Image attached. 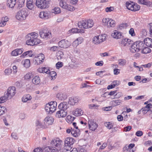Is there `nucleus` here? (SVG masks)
I'll list each match as a JSON object with an SVG mask.
<instances>
[{"label":"nucleus","mask_w":152,"mask_h":152,"mask_svg":"<svg viewBox=\"0 0 152 152\" xmlns=\"http://www.w3.org/2000/svg\"><path fill=\"white\" fill-rule=\"evenodd\" d=\"M38 34L31 33L26 36V43L28 45L34 46L40 43V40L37 38Z\"/></svg>","instance_id":"obj_1"},{"label":"nucleus","mask_w":152,"mask_h":152,"mask_svg":"<svg viewBox=\"0 0 152 152\" xmlns=\"http://www.w3.org/2000/svg\"><path fill=\"white\" fill-rule=\"evenodd\" d=\"M58 108L59 110L58 111L56 114V117H64L67 114V109L69 108V104L66 102H63L58 105Z\"/></svg>","instance_id":"obj_2"},{"label":"nucleus","mask_w":152,"mask_h":152,"mask_svg":"<svg viewBox=\"0 0 152 152\" xmlns=\"http://www.w3.org/2000/svg\"><path fill=\"white\" fill-rule=\"evenodd\" d=\"M145 44L142 42L137 41L133 43L131 45L130 48V51L133 53L138 52L141 50Z\"/></svg>","instance_id":"obj_3"},{"label":"nucleus","mask_w":152,"mask_h":152,"mask_svg":"<svg viewBox=\"0 0 152 152\" xmlns=\"http://www.w3.org/2000/svg\"><path fill=\"white\" fill-rule=\"evenodd\" d=\"M28 14V10L26 8H23L17 13L15 17L18 20H23L26 19Z\"/></svg>","instance_id":"obj_4"},{"label":"nucleus","mask_w":152,"mask_h":152,"mask_svg":"<svg viewBox=\"0 0 152 152\" xmlns=\"http://www.w3.org/2000/svg\"><path fill=\"white\" fill-rule=\"evenodd\" d=\"M94 23L92 20H84L78 23V26L80 28H87L92 27Z\"/></svg>","instance_id":"obj_5"},{"label":"nucleus","mask_w":152,"mask_h":152,"mask_svg":"<svg viewBox=\"0 0 152 152\" xmlns=\"http://www.w3.org/2000/svg\"><path fill=\"white\" fill-rule=\"evenodd\" d=\"M63 144V141L59 138H56L51 141L50 145L53 147L57 148L61 151L62 145Z\"/></svg>","instance_id":"obj_6"},{"label":"nucleus","mask_w":152,"mask_h":152,"mask_svg":"<svg viewBox=\"0 0 152 152\" xmlns=\"http://www.w3.org/2000/svg\"><path fill=\"white\" fill-rule=\"evenodd\" d=\"M105 34H102L98 36H95L93 39V42L95 44H99L105 40Z\"/></svg>","instance_id":"obj_7"},{"label":"nucleus","mask_w":152,"mask_h":152,"mask_svg":"<svg viewBox=\"0 0 152 152\" xmlns=\"http://www.w3.org/2000/svg\"><path fill=\"white\" fill-rule=\"evenodd\" d=\"M40 37L45 39L50 38L51 37V33L46 29H43L39 32Z\"/></svg>","instance_id":"obj_8"},{"label":"nucleus","mask_w":152,"mask_h":152,"mask_svg":"<svg viewBox=\"0 0 152 152\" xmlns=\"http://www.w3.org/2000/svg\"><path fill=\"white\" fill-rule=\"evenodd\" d=\"M71 45V42L65 39H62L58 42V45L61 48H66Z\"/></svg>","instance_id":"obj_9"},{"label":"nucleus","mask_w":152,"mask_h":152,"mask_svg":"<svg viewBox=\"0 0 152 152\" xmlns=\"http://www.w3.org/2000/svg\"><path fill=\"white\" fill-rule=\"evenodd\" d=\"M133 41L127 38L122 39L121 41L122 45L124 47H131V45L133 44Z\"/></svg>","instance_id":"obj_10"},{"label":"nucleus","mask_w":152,"mask_h":152,"mask_svg":"<svg viewBox=\"0 0 152 152\" xmlns=\"http://www.w3.org/2000/svg\"><path fill=\"white\" fill-rule=\"evenodd\" d=\"M80 131L79 129L75 130L72 129V127H70L67 129L66 132L67 133H70L71 132L72 135L75 137H78L80 134Z\"/></svg>","instance_id":"obj_11"},{"label":"nucleus","mask_w":152,"mask_h":152,"mask_svg":"<svg viewBox=\"0 0 152 152\" xmlns=\"http://www.w3.org/2000/svg\"><path fill=\"white\" fill-rule=\"evenodd\" d=\"M16 93V88L15 87L12 86L9 87L7 90V93L6 94L8 97L11 99Z\"/></svg>","instance_id":"obj_12"},{"label":"nucleus","mask_w":152,"mask_h":152,"mask_svg":"<svg viewBox=\"0 0 152 152\" xmlns=\"http://www.w3.org/2000/svg\"><path fill=\"white\" fill-rule=\"evenodd\" d=\"M51 13L50 11H43L40 12L39 17L41 18L47 19L50 17Z\"/></svg>","instance_id":"obj_13"},{"label":"nucleus","mask_w":152,"mask_h":152,"mask_svg":"<svg viewBox=\"0 0 152 152\" xmlns=\"http://www.w3.org/2000/svg\"><path fill=\"white\" fill-rule=\"evenodd\" d=\"M44 55L42 53H40L35 58L36 63L38 65L42 63L44 61L45 58Z\"/></svg>","instance_id":"obj_14"},{"label":"nucleus","mask_w":152,"mask_h":152,"mask_svg":"<svg viewBox=\"0 0 152 152\" xmlns=\"http://www.w3.org/2000/svg\"><path fill=\"white\" fill-rule=\"evenodd\" d=\"M88 124L89 129L93 131H94L98 126V124L91 120H89Z\"/></svg>","instance_id":"obj_15"},{"label":"nucleus","mask_w":152,"mask_h":152,"mask_svg":"<svg viewBox=\"0 0 152 152\" xmlns=\"http://www.w3.org/2000/svg\"><path fill=\"white\" fill-rule=\"evenodd\" d=\"M44 121V125L47 128L48 126L52 124L53 122L54 119L52 117L48 116L46 117Z\"/></svg>","instance_id":"obj_16"},{"label":"nucleus","mask_w":152,"mask_h":152,"mask_svg":"<svg viewBox=\"0 0 152 152\" xmlns=\"http://www.w3.org/2000/svg\"><path fill=\"white\" fill-rule=\"evenodd\" d=\"M75 140L72 137H66L64 141V143L65 146H70L72 145L74 143Z\"/></svg>","instance_id":"obj_17"},{"label":"nucleus","mask_w":152,"mask_h":152,"mask_svg":"<svg viewBox=\"0 0 152 152\" xmlns=\"http://www.w3.org/2000/svg\"><path fill=\"white\" fill-rule=\"evenodd\" d=\"M23 51V49L22 48L16 49L12 51L11 54L12 56H16L21 54Z\"/></svg>","instance_id":"obj_18"},{"label":"nucleus","mask_w":152,"mask_h":152,"mask_svg":"<svg viewBox=\"0 0 152 152\" xmlns=\"http://www.w3.org/2000/svg\"><path fill=\"white\" fill-rule=\"evenodd\" d=\"M111 35L113 37L117 39L121 38L122 36L121 33L117 30L114 31Z\"/></svg>","instance_id":"obj_19"},{"label":"nucleus","mask_w":152,"mask_h":152,"mask_svg":"<svg viewBox=\"0 0 152 152\" xmlns=\"http://www.w3.org/2000/svg\"><path fill=\"white\" fill-rule=\"evenodd\" d=\"M61 151L57 148H55L54 147L51 146L46 147L45 152H61Z\"/></svg>","instance_id":"obj_20"},{"label":"nucleus","mask_w":152,"mask_h":152,"mask_svg":"<svg viewBox=\"0 0 152 152\" xmlns=\"http://www.w3.org/2000/svg\"><path fill=\"white\" fill-rule=\"evenodd\" d=\"M144 42L145 45L152 48V39L147 37L144 40Z\"/></svg>","instance_id":"obj_21"},{"label":"nucleus","mask_w":152,"mask_h":152,"mask_svg":"<svg viewBox=\"0 0 152 152\" xmlns=\"http://www.w3.org/2000/svg\"><path fill=\"white\" fill-rule=\"evenodd\" d=\"M56 97L59 100H63L67 98V96L65 93L60 92L57 94Z\"/></svg>","instance_id":"obj_22"},{"label":"nucleus","mask_w":152,"mask_h":152,"mask_svg":"<svg viewBox=\"0 0 152 152\" xmlns=\"http://www.w3.org/2000/svg\"><path fill=\"white\" fill-rule=\"evenodd\" d=\"M69 100L70 104L72 105H74L78 102L79 99L78 97L76 96L70 97Z\"/></svg>","instance_id":"obj_23"},{"label":"nucleus","mask_w":152,"mask_h":152,"mask_svg":"<svg viewBox=\"0 0 152 152\" xmlns=\"http://www.w3.org/2000/svg\"><path fill=\"white\" fill-rule=\"evenodd\" d=\"M42 1V0H37L36 2V6L38 8L40 9L46 8L45 5L42 2L43 1Z\"/></svg>","instance_id":"obj_24"},{"label":"nucleus","mask_w":152,"mask_h":152,"mask_svg":"<svg viewBox=\"0 0 152 152\" xmlns=\"http://www.w3.org/2000/svg\"><path fill=\"white\" fill-rule=\"evenodd\" d=\"M83 111L81 109L77 108L73 112V115L76 116H78L82 115Z\"/></svg>","instance_id":"obj_25"},{"label":"nucleus","mask_w":152,"mask_h":152,"mask_svg":"<svg viewBox=\"0 0 152 152\" xmlns=\"http://www.w3.org/2000/svg\"><path fill=\"white\" fill-rule=\"evenodd\" d=\"M146 46L145 45L141 50V53L142 54H147L151 52V49L149 48L146 47Z\"/></svg>","instance_id":"obj_26"},{"label":"nucleus","mask_w":152,"mask_h":152,"mask_svg":"<svg viewBox=\"0 0 152 152\" xmlns=\"http://www.w3.org/2000/svg\"><path fill=\"white\" fill-rule=\"evenodd\" d=\"M49 104L50 105V107L51 108L52 111L53 113L56 110L57 103L56 101L51 102L49 103Z\"/></svg>","instance_id":"obj_27"},{"label":"nucleus","mask_w":152,"mask_h":152,"mask_svg":"<svg viewBox=\"0 0 152 152\" xmlns=\"http://www.w3.org/2000/svg\"><path fill=\"white\" fill-rule=\"evenodd\" d=\"M37 71L40 73H46V74L49 73V72L50 71L48 68L45 67H42L41 68H38L37 69Z\"/></svg>","instance_id":"obj_28"},{"label":"nucleus","mask_w":152,"mask_h":152,"mask_svg":"<svg viewBox=\"0 0 152 152\" xmlns=\"http://www.w3.org/2000/svg\"><path fill=\"white\" fill-rule=\"evenodd\" d=\"M32 83L35 85L39 84L40 82V79L39 76H35L32 80Z\"/></svg>","instance_id":"obj_29"},{"label":"nucleus","mask_w":152,"mask_h":152,"mask_svg":"<svg viewBox=\"0 0 152 152\" xmlns=\"http://www.w3.org/2000/svg\"><path fill=\"white\" fill-rule=\"evenodd\" d=\"M16 3V1H11L9 0H7V5L9 7L12 8H13L15 5Z\"/></svg>","instance_id":"obj_30"},{"label":"nucleus","mask_w":152,"mask_h":152,"mask_svg":"<svg viewBox=\"0 0 152 152\" xmlns=\"http://www.w3.org/2000/svg\"><path fill=\"white\" fill-rule=\"evenodd\" d=\"M26 7L30 10H32L33 8L34 4L33 3L32 0H27Z\"/></svg>","instance_id":"obj_31"},{"label":"nucleus","mask_w":152,"mask_h":152,"mask_svg":"<svg viewBox=\"0 0 152 152\" xmlns=\"http://www.w3.org/2000/svg\"><path fill=\"white\" fill-rule=\"evenodd\" d=\"M50 107V105L49 104V103L46 104L45 107V110L46 112L49 114H51L53 113L52 111V110Z\"/></svg>","instance_id":"obj_32"},{"label":"nucleus","mask_w":152,"mask_h":152,"mask_svg":"<svg viewBox=\"0 0 152 152\" xmlns=\"http://www.w3.org/2000/svg\"><path fill=\"white\" fill-rule=\"evenodd\" d=\"M22 63L24 67L26 68H28L30 65V60L28 59L23 61Z\"/></svg>","instance_id":"obj_33"},{"label":"nucleus","mask_w":152,"mask_h":152,"mask_svg":"<svg viewBox=\"0 0 152 152\" xmlns=\"http://www.w3.org/2000/svg\"><path fill=\"white\" fill-rule=\"evenodd\" d=\"M25 1V0H19L18 1V5L17 6V8L19 9L23 7L24 5Z\"/></svg>","instance_id":"obj_34"},{"label":"nucleus","mask_w":152,"mask_h":152,"mask_svg":"<svg viewBox=\"0 0 152 152\" xmlns=\"http://www.w3.org/2000/svg\"><path fill=\"white\" fill-rule=\"evenodd\" d=\"M121 102V100H113L112 101V105L114 106H116L120 105Z\"/></svg>","instance_id":"obj_35"},{"label":"nucleus","mask_w":152,"mask_h":152,"mask_svg":"<svg viewBox=\"0 0 152 152\" xmlns=\"http://www.w3.org/2000/svg\"><path fill=\"white\" fill-rule=\"evenodd\" d=\"M31 96L30 95L27 94L22 98V101L23 102H26L27 101L31 99Z\"/></svg>","instance_id":"obj_36"},{"label":"nucleus","mask_w":152,"mask_h":152,"mask_svg":"<svg viewBox=\"0 0 152 152\" xmlns=\"http://www.w3.org/2000/svg\"><path fill=\"white\" fill-rule=\"evenodd\" d=\"M134 4V3L133 2H127L126 3V7L128 10H131V8L133 7Z\"/></svg>","instance_id":"obj_37"},{"label":"nucleus","mask_w":152,"mask_h":152,"mask_svg":"<svg viewBox=\"0 0 152 152\" xmlns=\"http://www.w3.org/2000/svg\"><path fill=\"white\" fill-rule=\"evenodd\" d=\"M115 21L112 19H110L107 26L109 27H114L115 26Z\"/></svg>","instance_id":"obj_38"},{"label":"nucleus","mask_w":152,"mask_h":152,"mask_svg":"<svg viewBox=\"0 0 152 152\" xmlns=\"http://www.w3.org/2000/svg\"><path fill=\"white\" fill-rule=\"evenodd\" d=\"M104 124L105 126L108 129H110L113 127V124L110 122H107Z\"/></svg>","instance_id":"obj_39"},{"label":"nucleus","mask_w":152,"mask_h":152,"mask_svg":"<svg viewBox=\"0 0 152 152\" xmlns=\"http://www.w3.org/2000/svg\"><path fill=\"white\" fill-rule=\"evenodd\" d=\"M140 6L138 5L137 4H135L133 5V7L131 8V11H138L140 9Z\"/></svg>","instance_id":"obj_40"},{"label":"nucleus","mask_w":152,"mask_h":152,"mask_svg":"<svg viewBox=\"0 0 152 152\" xmlns=\"http://www.w3.org/2000/svg\"><path fill=\"white\" fill-rule=\"evenodd\" d=\"M32 51L31 50H28L24 53L22 55V57L28 56H29L31 57L33 55L32 54Z\"/></svg>","instance_id":"obj_41"},{"label":"nucleus","mask_w":152,"mask_h":152,"mask_svg":"<svg viewBox=\"0 0 152 152\" xmlns=\"http://www.w3.org/2000/svg\"><path fill=\"white\" fill-rule=\"evenodd\" d=\"M61 11L60 8L58 7H56L52 10V12L55 14H57L60 13Z\"/></svg>","instance_id":"obj_42"},{"label":"nucleus","mask_w":152,"mask_h":152,"mask_svg":"<svg viewBox=\"0 0 152 152\" xmlns=\"http://www.w3.org/2000/svg\"><path fill=\"white\" fill-rule=\"evenodd\" d=\"M43 4L45 5L46 8H48L49 6L50 2L51 0H42Z\"/></svg>","instance_id":"obj_43"},{"label":"nucleus","mask_w":152,"mask_h":152,"mask_svg":"<svg viewBox=\"0 0 152 152\" xmlns=\"http://www.w3.org/2000/svg\"><path fill=\"white\" fill-rule=\"evenodd\" d=\"M60 6L61 7L65 9L66 8H67V6H68L67 4L64 1H62L59 2Z\"/></svg>","instance_id":"obj_44"},{"label":"nucleus","mask_w":152,"mask_h":152,"mask_svg":"<svg viewBox=\"0 0 152 152\" xmlns=\"http://www.w3.org/2000/svg\"><path fill=\"white\" fill-rule=\"evenodd\" d=\"M50 76L51 77L52 80L54 78H55L56 76V72L54 71L49 72V73Z\"/></svg>","instance_id":"obj_45"},{"label":"nucleus","mask_w":152,"mask_h":152,"mask_svg":"<svg viewBox=\"0 0 152 152\" xmlns=\"http://www.w3.org/2000/svg\"><path fill=\"white\" fill-rule=\"evenodd\" d=\"M74 119V117H72L71 115H68L66 117V121L68 123L70 122H72Z\"/></svg>","instance_id":"obj_46"},{"label":"nucleus","mask_w":152,"mask_h":152,"mask_svg":"<svg viewBox=\"0 0 152 152\" xmlns=\"http://www.w3.org/2000/svg\"><path fill=\"white\" fill-rule=\"evenodd\" d=\"M6 111V108L4 106H1L0 105V115L3 114Z\"/></svg>","instance_id":"obj_47"},{"label":"nucleus","mask_w":152,"mask_h":152,"mask_svg":"<svg viewBox=\"0 0 152 152\" xmlns=\"http://www.w3.org/2000/svg\"><path fill=\"white\" fill-rule=\"evenodd\" d=\"M119 64L121 66H124L125 65L126 63V61L124 59H120L118 60Z\"/></svg>","instance_id":"obj_48"},{"label":"nucleus","mask_w":152,"mask_h":152,"mask_svg":"<svg viewBox=\"0 0 152 152\" xmlns=\"http://www.w3.org/2000/svg\"><path fill=\"white\" fill-rule=\"evenodd\" d=\"M33 75L31 73H29L27 74L25 76V78L26 79H29L32 77Z\"/></svg>","instance_id":"obj_49"},{"label":"nucleus","mask_w":152,"mask_h":152,"mask_svg":"<svg viewBox=\"0 0 152 152\" xmlns=\"http://www.w3.org/2000/svg\"><path fill=\"white\" fill-rule=\"evenodd\" d=\"M12 72V70L11 69H6L4 71V73L6 75H10Z\"/></svg>","instance_id":"obj_50"},{"label":"nucleus","mask_w":152,"mask_h":152,"mask_svg":"<svg viewBox=\"0 0 152 152\" xmlns=\"http://www.w3.org/2000/svg\"><path fill=\"white\" fill-rule=\"evenodd\" d=\"M114 10V8L113 7H106L105 9V11L106 12H110L113 11Z\"/></svg>","instance_id":"obj_51"},{"label":"nucleus","mask_w":152,"mask_h":152,"mask_svg":"<svg viewBox=\"0 0 152 152\" xmlns=\"http://www.w3.org/2000/svg\"><path fill=\"white\" fill-rule=\"evenodd\" d=\"M66 7L67 8H66L65 9L69 11H72L75 9L73 6L69 5H68Z\"/></svg>","instance_id":"obj_52"},{"label":"nucleus","mask_w":152,"mask_h":152,"mask_svg":"<svg viewBox=\"0 0 152 152\" xmlns=\"http://www.w3.org/2000/svg\"><path fill=\"white\" fill-rule=\"evenodd\" d=\"M6 95V96H3L0 98V99L1 101V102L2 103L5 102L7 98H9V97H8V96L7 95V94Z\"/></svg>","instance_id":"obj_53"},{"label":"nucleus","mask_w":152,"mask_h":152,"mask_svg":"<svg viewBox=\"0 0 152 152\" xmlns=\"http://www.w3.org/2000/svg\"><path fill=\"white\" fill-rule=\"evenodd\" d=\"M63 63L62 62L59 61L56 64V67L57 69H59V68L63 66Z\"/></svg>","instance_id":"obj_54"},{"label":"nucleus","mask_w":152,"mask_h":152,"mask_svg":"<svg viewBox=\"0 0 152 152\" xmlns=\"http://www.w3.org/2000/svg\"><path fill=\"white\" fill-rule=\"evenodd\" d=\"M110 19L109 18H104L102 20L103 22L105 23V25H107Z\"/></svg>","instance_id":"obj_55"},{"label":"nucleus","mask_w":152,"mask_h":152,"mask_svg":"<svg viewBox=\"0 0 152 152\" xmlns=\"http://www.w3.org/2000/svg\"><path fill=\"white\" fill-rule=\"evenodd\" d=\"M152 65V63H149L147 64L142 65L141 66H142L144 68H149Z\"/></svg>","instance_id":"obj_56"},{"label":"nucleus","mask_w":152,"mask_h":152,"mask_svg":"<svg viewBox=\"0 0 152 152\" xmlns=\"http://www.w3.org/2000/svg\"><path fill=\"white\" fill-rule=\"evenodd\" d=\"M64 55L63 52L61 51H59L57 53V56L59 57L60 58H63Z\"/></svg>","instance_id":"obj_57"},{"label":"nucleus","mask_w":152,"mask_h":152,"mask_svg":"<svg viewBox=\"0 0 152 152\" xmlns=\"http://www.w3.org/2000/svg\"><path fill=\"white\" fill-rule=\"evenodd\" d=\"M81 31L80 29H79L77 28H73L71 30V32L74 33H75L80 32Z\"/></svg>","instance_id":"obj_58"},{"label":"nucleus","mask_w":152,"mask_h":152,"mask_svg":"<svg viewBox=\"0 0 152 152\" xmlns=\"http://www.w3.org/2000/svg\"><path fill=\"white\" fill-rule=\"evenodd\" d=\"M129 33L132 36H134L135 35L134 29L132 28L130 29L129 31Z\"/></svg>","instance_id":"obj_59"},{"label":"nucleus","mask_w":152,"mask_h":152,"mask_svg":"<svg viewBox=\"0 0 152 152\" xmlns=\"http://www.w3.org/2000/svg\"><path fill=\"white\" fill-rule=\"evenodd\" d=\"M141 110H142L143 113L145 114H146L147 112L150 110H151L150 109H148L146 107H145L143 108H142L141 109Z\"/></svg>","instance_id":"obj_60"},{"label":"nucleus","mask_w":152,"mask_h":152,"mask_svg":"<svg viewBox=\"0 0 152 152\" xmlns=\"http://www.w3.org/2000/svg\"><path fill=\"white\" fill-rule=\"evenodd\" d=\"M143 133L141 131H137L135 135L138 137H141L143 135Z\"/></svg>","instance_id":"obj_61"},{"label":"nucleus","mask_w":152,"mask_h":152,"mask_svg":"<svg viewBox=\"0 0 152 152\" xmlns=\"http://www.w3.org/2000/svg\"><path fill=\"white\" fill-rule=\"evenodd\" d=\"M12 137L14 139L17 140L18 139V137L17 136V134L15 132H13L11 134Z\"/></svg>","instance_id":"obj_62"},{"label":"nucleus","mask_w":152,"mask_h":152,"mask_svg":"<svg viewBox=\"0 0 152 152\" xmlns=\"http://www.w3.org/2000/svg\"><path fill=\"white\" fill-rule=\"evenodd\" d=\"M132 129V127L131 126H128L124 127V130L125 132H128L130 131Z\"/></svg>","instance_id":"obj_63"},{"label":"nucleus","mask_w":152,"mask_h":152,"mask_svg":"<svg viewBox=\"0 0 152 152\" xmlns=\"http://www.w3.org/2000/svg\"><path fill=\"white\" fill-rule=\"evenodd\" d=\"M34 152H43V151L41 148H37L35 149L34 151Z\"/></svg>","instance_id":"obj_64"}]
</instances>
